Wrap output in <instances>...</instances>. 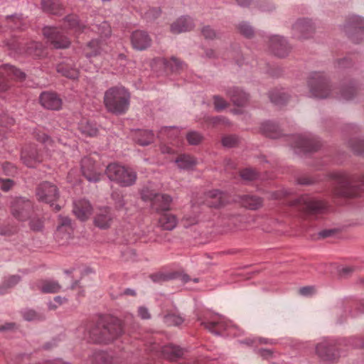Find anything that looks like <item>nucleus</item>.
Here are the masks:
<instances>
[{
    "label": "nucleus",
    "instance_id": "f257e3e1",
    "mask_svg": "<svg viewBox=\"0 0 364 364\" xmlns=\"http://www.w3.org/2000/svg\"><path fill=\"white\" fill-rule=\"evenodd\" d=\"M122 333V321L113 316H106L90 329L89 337L94 343H108L119 338Z\"/></svg>",
    "mask_w": 364,
    "mask_h": 364
},
{
    "label": "nucleus",
    "instance_id": "f03ea898",
    "mask_svg": "<svg viewBox=\"0 0 364 364\" xmlns=\"http://www.w3.org/2000/svg\"><path fill=\"white\" fill-rule=\"evenodd\" d=\"M130 93L122 86H114L107 90L104 95L103 102L109 113L121 115L129 107Z\"/></svg>",
    "mask_w": 364,
    "mask_h": 364
},
{
    "label": "nucleus",
    "instance_id": "7ed1b4c3",
    "mask_svg": "<svg viewBox=\"0 0 364 364\" xmlns=\"http://www.w3.org/2000/svg\"><path fill=\"white\" fill-rule=\"evenodd\" d=\"M105 173L109 180L117 183L119 186L127 187L133 185L136 180V173L132 169L111 163L107 165Z\"/></svg>",
    "mask_w": 364,
    "mask_h": 364
},
{
    "label": "nucleus",
    "instance_id": "20e7f679",
    "mask_svg": "<svg viewBox=\"0 0 364 364\" xmlns=\"http://www.w3.org/2000/svg\"><path fill=\"white\" fill-rule=\"evenodd\" d=\"M142 200L150 202L151 208L156 212L170 210L173 201L172 197L166 193H159L149 187H144L140 191Z\"/></svg>",
    "mask_w": 364,
    "mask_h": 364
},
{
    "label": "nucleus",
    "instance_id": "39448f33",
    "mask_svg": "<svg viewBox=\"0 0 364 364\" xmlns=\"http://www.w3.org/2000/svg\"><path fill=\"white\" fill-rule=\"evenodd\" d=\"M331 177L335 183L333 193L336 196L353 198L358 196L357 188L353 186L354 179L348 175L341 172H335L331 174Z\"/></svg>",
    "mask_w": 364,
    "mask_h": 364
},
{
    "label": "nucleus",
    "instance_id": "423d86ee",
    "mask_svg": "<svg viewBox=\"0 0 364 364\" xmlns=\"http://www.w3.org/2000/svg\"><path fill=\"white\" fill-rule=\"evenodd\" d=\"M309 86L311 95L317 98H326L330 94L328 82L321 73H314L309 80Z\"/></svg>",
    "mask_w": 364,
    "mask_h": 364
},
{
    "label": "nucleus",
    "instance_id": "0eeeda50",
    "mask_svg": "<svg viewBox=\"0 0 364 364\" xmlns=\"http://www.w3.org/2000/svg\"><path fill=\"white\" fill-rule=\"evenodd\" d=\"M316 353L323 361H333L340 357L339 344L332 340H325L316 346Z\"/></svg>",
    "mask_w": 364,
    "mask_h": 364
},
{
    "label": "nucleus",
    "instance_id": "6e6552de",
    "mask_svg": "<svg viewBox=\"0 0 364 364\" xmlns=\"http://www.w3.org/2000/svg\"><path fill=\"white\" fill-rule=\"evenodd\" d=\"M299 211L307 216L321 213L326 207L322 200H315L308 196H301L294 203Z\"/></svg>",
    "mask_w": 364,
    "mask_h": 364
},
{
    "label": "nucleus",
    "instance_id": "1a4fd4ad",
    "mask_svg": "<svg viewBox=\"0 0 364 364\" xmlns=\"http://www.w3.org/2000/svg\"><path fill=\"white\" fill-rule=\"evenodd\" d=\"M11 214L18 220H25L30 218L33 211L32 202L25 198L14 199L11 205Z\"/></svg>",
    "mask_w": 364,
    "mask_h": 364
},
{
    "label": "nucleus",
    "instance_id": "9d476101",
    "mask_svg": "<svg viewBox=\"0 0 364 364\" xmlns=\"http://www.w3.org/2000/svg\"><path fill=\"white\" fill-rule=\"evenodd\" d=\"M36 196L38 200L49 203L50 206H53L59 198L58 189L55 184L44 181L37 187Z\"/></svg>",
    "mask_w": 364,
    "mask_h": 364
},
{
    "label": "nucleus",
    "instance_id": "9b49d317",
    "mask_svg": "<svg viewBox=\"0 0 364 364\" xmlns=\"http://www.w3.org/2000/svg\"><path fill=\"white\" fill-rule=\"evenodd\" d=\"M26 77L24 73L10 65L0 67V92H4L10 87L9 80H22Z\"/></svg>",
    "mask_w": 364,
    "mask_h": 364
},
{
    "label": "nucleus",
    "instance_id": "f8f14e48",
    "mask_svg": "<svg viewBox=\"0 0 364 364\" xmlns=\"http://www.w3.org/2000/svg\"><path fill=\"white\" fill-rule=\"evenodd\" d=\"M81 170L82 175L90 182L100 181L102 176V168L90 157L82 159Z\"/></svg>",
    "mask_w": 364,
    "mask_h": 364
},
{
    "label": "nucleus",
    "instance_id": "ddd939ff",
    "mask_svg": "<svg viewBox=\"0 0 364 364\" xmlns=\"http://www.w3.org/2000/svg\"><path fill=\"white\" fill-rule=\"evenodd\" d=\"M43 33L55 48H67L70 45V40L56 28L45 27Z\"/></svg>",
    "mask_w": 364,
    "mask_h": 364
},
{
    "label": "nucleus",
    "instance_id": "4468645a",
    "mask_svg": "<svg viewBox=\"0 0 364 364\" xmlns=\"http://www.w3.org/2000/svg\"><path fill=\"white\" fill-rule=\"evenodd\" d=\"M122 233L128 237L126 241L129 243H134L138 240L144 237V242L150 240H157L154 229H122Z\"/></svg>",
    "mask_w": 364,
    "mask_h": 364
},
{
    "label": "nucleus",
    "instance_id": "2eb2a0df",
    "mask_svg": "<svg viewBox=\"0 0 364 364\" xmlns=\"http://www.w3.org/2000/svg\"><path fill=\"white\" fill-rule=\"evenodd\" d=\"M343 229H306L305 234L312 240L343 238Z\"/></svg>",
    "mask_w": 364,
    "mask_h": 364
},
{
    "label": "nucleus",
    "instance_id": "dca6fc26",
    "mask_svg": "<svg viewBox=\"0 0 364 364\" xmlns=\"http://www.w3.org/2000/svg\"><path fill=\"white\" fill-rule=\"evenodd\" d=\"M205 199L203 202L210 208H220L224 206L228 201V194L218 190H212L205 193Z\"/></svg>",
    "mask_w": 364,
    "mask_h": 364
},
{
    "label": "nucleus",
    "instance_id": "f3484780",
    "mask_svg": "<svg viewBox=\"0 0 364 364\" xmlns=\"http://www.w3.org/2000/svg\"><path fill=\"white\" fill-rule=\"evenodd\" d=\"M21 159L28 167H35L43 161L42 155L38 153L34 145H28L23 147L21 151Z\"/></svg>",
    "mask_w": 364,
    "mask_h": 364
},
{
    "label": "nucleus",
    "instance_id": "a211bd4d",
    "mask_svg": "<svg viewBox=\"0 0 364 364\" xmlns=\"http://www.w3.org/2000/svg\"><path fill=\"white\" fill-rule=\"evenodd\" d=\"M346 31L352 41L357 43L355 35L359 34L364 37V19L356 16H351L346 26Z\"/></svg>",
    "mask_w": 364,
    "mask_h": 364
},
{
    "label": "nucleus",
    "instance_id": "6ab92c4d",
    "mask_svg": "<svg viewBox=\"0 0 364 364\" xmlns=\"http://www.w3.org/2000/svg\"><path fill=\"white\" fill-rule=\"evenodd\" d=\"M41 105L47 109L59 110L62 107V100L53 92H43L39 97Z\"/></svg>",
    "mask_w": 364,
    "mask_h": 364
},
{
    "label": "nucleus",
    "instance_id": "aec40b11",
    "mask_svg": "<svg viewBox=\"0 0 364 364\" xmlns=\"http://www.w3.org/2000/svg\"><path fill=\"white\" fill-rule=\"evenodd\" d=\"M321 146V143L314 138L306 136H295L294 148L301 149L304 152L317 151Z\"/></svg>",
    "mask_w": 364,
    "mask_h": 364
},
{
    "label": "nucleus",
    "instance_id": "412c9836",
    "mask_svg": "<svg viewBox=\"0 0 364 364\" xmlns=\"http://www.w3.org/2000/svg\"><path fill=\"white\" fill-rule=\"evenodd\" d=\"M73 213L80 220H86L92 213V207L90 202L85 199H79L73 203Z\"/></svg>",
    "mask_w": 364,
    "mask_h": 364
},
{
    "label": "nucleus",
    "instance_id": "4be33fe9",
    "mask_svg": "<svg viewBox=\"0 0 364 364\" xmlns=\"http://www.w3.org/2000/svg\"><path fill=\"white\" fill-rule=\"evenodd\" d=\"M105 45V42L101 39H92L83 47V54L88 59L100 55Z\"/></svg>",
    "mask_w": 364,
    "mask_h": 364
},
{
    "label": "nucleus",
    "instance_id": "5701e85b",
    "mask_svg": "<svg viewBox=\"0 0 364 364\" xmlns=\"http://www.w3.org/2000/svg\"><path fill=\"white\" fill-rule=\"evenodd\" d=\"M131 43L134 49L144 50L150 47L151 38L146 32L136 31L131 36Z\"/></svg>",
    "mask_w": 364,
    "mask_h": 364
},
{
    "label": "nucleus",
    "instance_id": "b1692460",
    "mask_svg": "<svg viewBox=\"0 0 364 364\" xmlns=\"http://www.w3.org/2000/svg\"><path fill=\"white\" fill-rule=\"evenodd\" d=\"M270 48L275 55L280 58L287 56L290 51V47L282 37L278 36L271 38Z\"/></svg>",
    "mask_w": 364,
    "mask_h": 364
},
{
    "label": "nucleus",
    "instance_id": "393cba45",
    "mask_svg": "<svg viewBox=\"0 0 364 364\" xmlns=\"http://www.w3.org/2000/svg\"><path fill=\"white\" fill-rule=\"evenodd\" d=\"M294 36L298 38H308L314 33V28L309 21L300 20L293 26Z\"/></svg>",
    "mask_w": 364,
    "mask_h": 364
},
{
    "label": "nucleus",
    "instance_id": "a878e982",
    "mask_svg": "<svg viewBox=\"0 0 364 364\" xmlns=\"http://www.w3.org/2000/svg\"><path fill=\"white\" fill-rule=\"evenodd\" d=\"M195 25L190 17H181L178 18L171 26L173 33H180L192 30Z\"/></svg>",
    "mask_w": 364,
    "mask_h": 364
},
{
    "label": "nucleus",
    "instance_id": "bb28decb",
    "mask_svg": "<svg viewBox=\"0 0 364 364\" xmlns=\"http://www.w3.org/2000/svg\"><path fill=\"white\" fill-rule=\"evenodd\" d=\"M238 202L242 206L250 210H257L261 208L263 204V200L261 198L252 195L239 196Z\"/></svg>",
    "mask_w": 364,
    "mask_h": 364
},
{
    "label": "nucleus",
    "instance_id": "cd10ccee",
    "mask_svg": "<svg viewBox=\"0 0 364 364\" xmlns=\"http://www.w3.org/2000/svg\"><path fill=\"white\" fill-rule=\"evenodd\" d=\"M227 94L230 97L232 103L238 107L245 106L249 100L248 95L237 87L229 89Z\"/></svg>",
    "mask_w": 364,
    "mask_h": 364
},
{
    "label": "nucleus",
    "instance_id": "c85d7f7f",
    "mask_svg": "<svg viewBox=\"0 0 364 364\" xmlns=\"http://www.w3.org/2000/svg\"><path fill=\"white\" fill-rule=\"evenodd\" d=\"M113 218L108 208H102L95 218V224L98 228H107L111 225Z\"/></svg>",
    "mask_w": 364,
    "mask_h": 364
},
{
    "label": "nucleus",
    "instance_id": "c756f323",
    "mask_svg": "<svg viewBox=\"0 0 364 364\" xmlns=\"http://www.w3.org/2000/svg\"><path fill=\"white\" fill-rule=\"evenodd\" d=\"M65 24L76 34L84 33L87 29V26L79 21L76 15H69L66 16L65 18Z\"/></svg>",
    "mask_w": 364,
    "mask_h": 364
},
{
    "label": "nucleus",
    "instance_id": "7c9ffc66",
    "mask_svg": "<svg viewBox=\"0 0 364 364\" xmlns=\"http://www.w3.org/2000/svg\"><path fill=\"white\" fill-rule=\"evenodd\" d=\"M74 229H55L53 237L60 245L68 244L74 239Z\"/></svg>",
    "mask_w": 364,
    "mask_h": 364
},
{
    "label": "nucleus",
    "instance_id": "2f4dec72",
    "mask_svg": "<svg viewBox=\"0 0 364 364\" xmlns=\"http://www.w3.org/2000/svg\"><path fill=\"white\" fill-rule=\"evenodd\" d=\"M161 353L165 358L173 360L183 355V349L177 346L169 344L162 348Z\"/></svg>",
    "mask_w": 364,
    "mask_h": 364
},
{
    "label": "nucleus",
    "instance_id": "473e14b6",
    "mask_svg": "<svg viewBox=\"0 0 364 364\" xmlns=\"http://www.w3.org/2000/svg\"><path fill=\"white\" fill-rule=\"evenodd\" d=\"M41 6L44 11L51 14H60L63 10L60 0H42Z\"/></svg>",
    "mask_w": 364,
    "mask_h": 364
},
{
    "label": "nucleus",
    "instance_id": "72a5a7b5",
    "mask_svg": "<svg viewBox=\"0 0 364 364\" xmlns=\"http://www.w3.org/2000/svg\"><path fill=\"white\" fill-rule=\"evenodd\" d=\"M41 292L46 294H54L58 292L61 286L59 283L54 280L42 281L41 286L38 287Z\"/></svg>",
    "mask_w": 364,
    "mask_h": 364
},
{
    "label": "nucleus",
    "instance_id": "f704fd0d",
    "mask_svg": "<svg viewBox=\"0 0 364 364\" xmlns=\"http://www.w3.org/2000/svg\"><path fill=\"white\" fill-rule=\"evenodd\" d=\"M261 132L267 136L277 138L279 134V129L277 124L271 122H265L261 125Z\"/></svg>",
    "mask_w": 364,
    "mask_h": 364
},
{
    "label": "nucleus",
    "instance_id": "c9c22d12",
    "mask_svg": "<svg viewBox=\"0 0 364 364\" xmlns=\"http://www.w3.org/2000/svg\"><path fill=\"white\" fill-rule=\"evenodd\" d=\"M57 71L61 73L63 76L70 78L77 79L79 76V71L77 69L69 67L65 63H60L57 67Z\"/></svg>",
    "mask_w": 364,
    "mask_h": 364
},
{
    "label": "nucleus",
    "instance_id": "e433bc0d",
    "mask_svg": "<svg viewBox=\"0 0 364 364\" xmlns=\"http://www.w3.org/2000/svg\"><path fill=\"white\" fill-rule=\"evenodd\" d=\"M113 357L107 352H95L92 358V364H112Z\"/></svg>",
    "mask_w": 364,
    "mask_h": 364
},
{
    "label": "nucleus",
    "instance_id": "4c0bfd02",
    "mask_svg": "<svg viewBox=\"0 0 364 364\" xmlns=\"http://www.w3.org/2000/svg\"><path fill=\"white\" fill-rule=\"evenodd\" d=\"M177 223L176 217L171 213H164L159 218L161 228H176Z\"/></svg>",
    "mask_w": 364,
    "mask_h": 364
},
{
    "label": "nucleus",
    "instance_id": "58836bf2",
    "mask_svg": "<svg viewBox=\"0 0 364 364\" xmlns=\"http://www.w3.org/2000/svg\"><path fill=\"white\" fill-rule=\"evenodd\" d=\"M175 161L181 169H191L196 164L195 159L188 155H181Z\"/></svg>",
    "mask_w": 364,
    "mask_h": 364
},
{
    "label": "nucleus",
    "instance_id": "ea45409f",
    "mask_svg": "<svg viewBox=\"0 0 364 364\" xmlns=\"http://www.w3.org/2000/svg\"><path fill=\"white\" fill-rule=\"evenodd\" d=\"M201 326H203L207 330L215 335H220L221 331L225 329V324L221 321H202Z\"/></svg>",
    "mask_w": 364,
    "mask_h": 364
},
{
    "label": "nucleus",
    "instance_id": "a19ab883",
    "mask_svg": "<svg viewBox=\"0 0 364 364\" xmlns=\"http://www.w3.org/2000/svg\"><path fill=\"white\" fill-rule=\"evenodd\" d=\"M20 281L21 277L19 275H11L5 278L2 284L0 285V294H4L7 289L14 287Z\"/></svg>",
    "mask_w": 364,
    "mask_h": 364
},
{
    "label": "nucleus",
    "instance_id": "79ce46f5",
    "mask_svg": "<svg viewBox=\"0 0 364 364\" xmlns=\"http://www.w3.org/2000/svg\"><path fill=\"white\" fill-rule=\"evenodd\" d=\"M269 98L271 102L277 105H284L288 100L287 95L280 90L272 91L269 93Z\"/></svg>",
    "mask_w": 364,
    "mask_h": 364
},
{
    "label": "nucleus",
    "instance_id": "37998d69",
    "mask_svg": "<svg viewBox=\"0 0 364 364\" xmlns=\"http://www.w3.org/2000/svg\"><path fill=\"white\" fill-rule=\"evenodd\" d=\"M184 321V318L175 313H168L164 316V322L169 326H178Z\"/></svg>",
    "mask_w": 364,
    "mask_h": 364
},
{
    "label": "nucleus",
    "instance_id": "c03bdc74",
    "mask_svg": "<svg viewBox=\"0 0 364 364\" xmlns=\"http://www.w3.org/2000/svg\"><path fill=\"white\" fill-rule=\"evenodd\" d=\"M154 134L149 130H142L138 132L136 141L141 146H146L151 144L154 140Z\"/></svg>",
    "mask_w": 364,
    "mask_h": 364
},
{
    "label": "nucleus",
    "instance_id": "a18cd8bd",
    "mask_svg": "<svg viewBox=\"0 0 364 364\" xmlns=\"http://www.w3.org/2000/svg\"><path fill=\"white\" fill-rule=\"evenodd\" d=\"M178 272H159L151 275V279L154 282H163L177 279Z\"/></svg>",
    "mask_w": 364,
    "mask_h": 364
},
{
    "label": "nucleus",
    "instance_id": "49530a36",
    "mask_svg": "<svg viewBox=\"0 0 364 364\" xmlns=\"http://www.w3.org/2000/svg\"><path fill=\"white\" fill-rule=\"evenodd\" d=\"M26 52L28 55L37 58H40L43 56L44 54L43 46L41 43L38 42H31L29 44V46L27 48Z\"/></svg>",
    "mask_w": 364,
    "mask_h": 364
},
{
    "label": "nucleus",
    "instance_id": "de8ad7c7",
    "mask_svg": "<svg viewBox=\"0 0 364 364\" xmlns=\"http://www.w3.org/2000/svg\"><path fill=\"white\" fill-rule=\"evenodd\" d=\"M80 132L89 136H94L97 134V127L89 122H81L79 127Z\"/></svg>",
    "mask_w": 364,
    "mask_h": 364
},
{
    "label": "nucleus",
    "instance_id": "09e8293b",
    "mask_svg": "<svg viewBox=\"0 0 364 364\" xmlns=\"http://www.w3.org/2000/svg\"><path fill=\"white\" fill-rule=\"evenodd\" d=\"M240 33L246 38H251L254 36V29L246 22H242L237 27Z\"/></svg>",
    "mask_w": 364,
    "mask_h": 364
},
{
    "label": "nucleus",
    "instance_id": "8fccbe9b",
    "mask_svg": "<svg viewBox=\"0 0 364 364\" xmlns=\"http://www.w3.org/2000/svg\"><path fill=\"white\" fill-rule=\"evenodd\" d=\"M186 139L190 144L198 145L203 140V136L199 132L193 131L187 134Z\"/></svg>",
    "mask_w": 364,
    "mask_h": 364
},
{
    "label": "nucleus",
    "instance_id": "3c124183",
    "mask_svg": "<svg viewBox=\"0 0 364 364\" xmlns=\"http://www.w3.org/2000/svg\"><path fill=\"white\" fill-rule=\"evenodd\" d=\"M36 139L41 143L45 144L46 147L48 149H50L53 148L54 144V141L46 134L45 133H38L36 134Z\"/></svg>",
    "mask_w": 364,
    "mask_h": 364
},
{
    "label": "nucleus",
    "instance_id": "603ef678",
    "mask_svg": "<svg viewBox=\"0 0 364 364\" xmlns=\"http://www.w3.org/2000/svg\"><path fill=\"white\" fill-rule=\"evenodd\" d=\"M221 142L223 146L232 148L237 144L238 139L235 135H227L222 138Z\"/></svg>",
    "mask_w": 364,
    "mask_h": 364
},
{
    "label": "nucleus",
    "instance_id": "864d4df0",
    "mask_svg": "<svg viewBox=\"0 0 364 364\" xmlns=\"http://www.w3.org/2000/svg\"><path fill=\"white\" fill-rule=\"evenodd\" d=\"M240 176L246 181H252L257 177V173L252 168H245L240 171Z\"/></svg>",
    "mask_w": 364,
    "mask_h": 364
},
{
    "label": "nucleus",
    "instance_id": "5fc2aeb1",
    "mask_svg": "<svg viewBox=\"0 0 364 364\" xmlns=\"http://www.w3.org/2000/svg\"><path fill=\"white\" fill-rule=\"evenodd\" d=\"M201 33L205 39L208 40H213L218 36L216 31L209 26L203 27Z\"/></svg>",
    "mask_w": 364,
    "mask_h": 364
},
{
    "label": "nucleus",
    "instance_id": "6e6d98bb",
    "mask_svg": "<svg viewBox=\"0 0 364 364\" xmlns=\"http://www.w3.org/2000/svg\"><path fill=\"white\" fill-rule=\"evenodd\" d=\"M22 316L25 320L28 321L39 320L41 318L40 315L33 309H25L22 311Z\"/></svg>",
    "mask_w": 364,
    "mask_h": 364
},
{
    "label": "nucleus",
    "instance_id": "4d7b16f0",
    "mask_svg": "<svg viewBox=\"0 0 364 364\" xmlns=\"http://www.w3.org/2000/svg\"><path fill=\"white\" fill-rule=\"evenodd\" d=\"M213 103L215 109L217 111H221L225 109L228 105V103L223 98L218 95H215L213 97Z\"/></svg>",
    "mask_w": 364,
    "mask_h": 364
},
{
    "label": "nucleus",
    "instance_id": "13d9d810",
    "mask_svg": "<svg viewBox=\"0 0 364 364\" xmlns=\"http://www.w3.org/2000/svg\"><path fill=\"white\" fill-rule=\"evenodd\" d=\"M2 169L6 176H14L17 173L16 167L9 162H5L2 164Z\"/></svg>",
    "mask_w": 364,
    "mask_h": 364
},
{
    "label": "nucleus",
    "instance_id": "bf43d9fd",
    "mask_svg": "<svg viewBox=\"0 0 364 364\" xmlns=\"http://www.w3.org/2000/svg\"><path fill=\"white\" fill-rule=\"evenodd\" d=\"M99 33L101 38H107L111 36V28L107 22H103L99 28Z\"/></svg>",
    "mask_w": 364,
    "mask_h": 364
},
{
    "label": "nucleus",
    "instance_id": "052dcab7",
    "mask_svg": "<svg viewBox=\"0 0 364 364\" xmlns=\"http://www.w3.org/2000/svg\"><path fill=\"white\" fill-rule=\"evenodd\" d=\"M316 289L314 286H306L299 289V294L304 296H311L316 294Z\"/></svg>",
    "mask_w": 364,
    "mask_h": 364
},
{
    "label": "nucleus",
    "instance_id": "680f3d73",
    "mask_svg": "<svg viewBox=\"0 0 364 364\" xmlns=\"http://www.w3.org/2000/svg\"><path fill=\"white\" fill-rule=\"evenodd\" d=\"M231 223L228 225H244L245 223V218L244 216L238 215L234 216L230 218Z\"/></svg>",
    "mask_w": 364,
    "mask_h": 364
},
{
    "label": "nucleus",
    "instance_id": "e2e57ef3",
    "mask_svg": "<svg viewBox=\"0 0 364 364\" xmlns=\"http://www.w3.org/2000/svg\"><path fill=\"white\" fill-rule=\"evenodd\" d=\"M1 189L4 191H9L14 186V183L11 179H1Z\"/></svg>",
    "mask_w": 364,
    "mask_h": 364
},
{
    "label": "nucleus",
    "instance_id": "0e129e2a",
    "mask_svg": "<svg viewBox=\"0 0 364 364\" xmlns=\"http://www.w3.org/2000/svg\"><path fill=\"white\" fill-rule=\"evenodd\" d=\"M58 228H66L71 225V220L68 216L60 215L58 216Z\"/></svg>",
    "mask_w": 364,
    "mask_h": 364
},
{
    "label": "nucleus",
    "instance_id": "69168bd1",
    "mask_svg": "<svg viewBox=\"0 0 364 364\" xmlns=\"http://www.w3.org/2000/svg\"><path fill=\"white\" fill-rule=\"evenodd\" d=\"M352 149L357 154H364V141H358L356 144L352 145Z\"/></svg>",
    "mask_w": 364,
    "mask_h": 364
},
{
    "label": "nucleus",
    "instance_id": "338daca9",
    "mask_svg": "<svg viewBox=\"0 0 364 364\" xmlns=\"http://www.w3.org/2000/svg\"><path fill=\"white\" fill-rule=\"evenodd\" d=\"M354 94L355 89L353 87L345 88L341 93L343 97L346 100H350L353 97Z\"/></svg>",
    "mask_w": 364,
    "mask_h": 364
},
{
    "label": "nucleus",
    "instance_id": "774afa93",
    "mask_svg": "<svg viewBox=\"0 0 364 364\" xmlns=\"http://www.w3.org/2000/svg\"><path fill=\"white\" fill-rule=\"evenodd\" d=\"M139 316L142 319H149L151 318V314L149 311V309L145 306H140L138 309Z\"/></svg>",
    "mask_w": 364,
    "mask_h": 364
}]
</instances>
